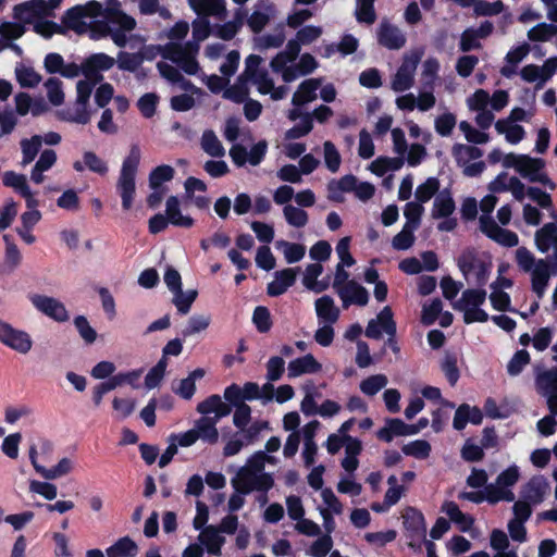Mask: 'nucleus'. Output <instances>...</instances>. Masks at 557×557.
<instances>
[{"label":"nucleus","mask_w":557,"mask_h":557,"mask_svg":"<svg viewBox=\"0 0 557 557\" xmlns=\"http://www.w3.org/2000/svg\"><path fill=\"white\" fill-rule=\"evenodd\" d=\"M274 457L267 455L264 451H256L242 467L231 483L234 490L239 493L249 494L253 491L268 492L274 485V479L271 473L264 472L267 462L272 463Z\"/></svg>","instance_id":"nucleus-1"},{"label":"nucleus","mask_w":557,"mask_h":557,"mask_svg":"<svg viewBox=\"0 0 557 557\" xmlns=\"http://www.w3.org/2000/svg\"><path fill=\"white\" fill-rule=\"evenodd\" d=\"M516 261L521 271L531 274L532 290L539 298H542L550 277L556 275V268L550 271L547 260L535 259L534 255L525 247H519L516 250Z\"/></svg>","instance_id":"nucleus-2"},{"label":"nucleus","mask_w":557,"mask_h":557,"mask_svg":"<svg viewBox=\"0 0 557 557\" xmlns=\"http://www.w3.org/2000/svg\"><path fill=\"white\" fill-rule=\"evenodd\" d=\"M140 162V149L133 145L123 160L116 182V190L122 200V208L128 211L133 207L136 195V174Z\"/></svg>","instance_id":"nucleus-3"},{"label":"nucleus","mask_w":557,"mask_h":557,"mask_svg":"<svg viewBox=\"0 0 557 557\" xmlns=\"http://www.w3.org/2000/svg\"><path fill=\"white\" fill-rule=\"evenodd\" d=\"M504 165L515 168L519 174L533 183H541L550 190L556 188V184L543 171L545 161L540 158H532L527 154L508 153L505 156Z\"/></svg>","instance_id":"nucleus-4"},{"label":"nucleus","mask_w":557,"mask_h":557,"mask_svg":"<svg viewBox=\"0 0 557 557\" xmlns=\"http://www.w3.org/2000/svg\"><path fill=\"white\" fill-rule=\"evenodd\" d=\"M198 51L199 45L197 42H169L162 48V57L175 63L186 74L195 75L199 70L196 60Z\"/></svg>","instance_id":"nucleus-5"},{"label":"nucleus","mask_w":557,"mask_h":557,"mask_svg":"<svg viewBox=\"0 0 557 557\" xmlns=\"http://www.w3.org/2000/svg\"><path fill=\"white\" fill-rule=\"evenodd\" d=\"M100 82L94 79H81L76 84V100L74 110L66 109L60 112L62 120L74 122L78 124H87L90 121V112L88 111V102L94 90V87Z\"/></svg>","instance_id":"nucleus-6"},{"label":"nucleus","mask_w":557,"mask_h":557,"mask_svg":"<svg viewBox=\"0 0 557 557\" xmlns=\"http://www.w3.org/2000/svg\"><path fill=\"white\" fill-rule=\"evenodd\" d=\"M102 4L91 0L85 4H77L67 9L62 16V24L77 34H84L88 30V22L92 17L100 16Z\"/></svg>","instance_id":"nucleus-7"},{"label":"nucleus","mask_w":557,"mask_h":557,"mask_svg":"<svg viewBox=\"0 0 557 557\" xmlns=\"http://www.w3.org/2000/svg\"><path fill=\"white\" fill-rule=\"evenodd\" d=\"M457 265L466 280L469 281L473 276L472 283L478 287H483L490 277L492 264L478 258L473 250L463 251L458 260Z\"/></svg>","instance_id":"nucleus-8"},{"label":"nucleus","mask_w":557,"mask_h":557,"mask_svg":"<svg viewBox=\"0 0 557 557\" xmlns=\"http://www.w3.org/2000/svg\"><path fill=\"white\" fill-rule=\"evenodd\" d=\"M422 54V51L416 50L404 55L400 66L392 78L391 87L394 91L403 92L413 86L414 74Z\"/></svg>","instance_id":"nucleus-9"},{"label":"nucleus","mask_w":557,"mask_h":557,"mask_svg":"<svg viewBox=\"0 0 557 557\" xmlns=\"http://www.w3.org/2000/svg\"><path fill=\"white\" fill-rule=\"evenodd\" d=\"M263 59L257 54H250L245 60V71L238 77V82L250 81L257 86L258 91L262 95H268L273 89V79L269 76L265 69H261L260 64Z\"/></svg>","instance_id":"nucleus-10"},{"label":"nucleus","mask_w":557,"mask_h":557,"mask_svg":"<svg viewBox=\"0 0 557 557\" xmlns=\"http://www.w3.org/2000/svg\"><path fill=\"white\" fill-rule=\"evenodd\" d=\"M88 30L90 32V38L94 40L110 37L114 45L120 48H124L127 44L126 33L128 30L121 28L119 25H114L108 17H103L101 21L90 22V24H88Z\"/></svg>","instance_id":"nucleus-11"},{"label":"nucleus","mask_w":557,"mask_h":557,"mask_svg":"<svg viewBox=\"0 0 557 557\" xmlns=\"http://www.w3.org/2000/svg\"><path fill=\"white\" fill-rule=\"evenodd\" d=\"M376 41L388 50H400L406 46L407 36L397 25L383 18L376 27Z\"/></svg>","instance_id":"nucleus-12"},{"label":"nucleus","mask_w":557,"mask_h":557,"mask_svg":"<svg viewBox=\"0 0 557 557\" xmlns=\"http://www.w3.org/2000/svg\"><path fill=\"white\" fill-rule=\"evenodd\" d=\"M0 342L23 355L33 347V339L27 332L14 329L10 323L3 321H0Z\"/></svg>","instance_id":"nucleus-13"},{"label":"nucleus","mask_w":557,"mask_h":557,"mask_svg":"<svg viewBox=\"0 0 557 557\" xmlns=\"http://www.w3.org/2000/svg\"><path fill=\"white\" fill-rule=\"evenodd\" d=\"M29 300L39 312L55 322L63 323L70 319L64 304L54 297L34 294L29 296Z\"/></svg>","instance_id":"nucleus-14"},{"label":"nucleus","mask_w":557,"mask_h":557,"mask_svg":"<svg viewBox=\"0 0 557 557\" xmlns=\"http://www.w3.org/2000/svg\"><path fill=\"white\" fill-rule=\"evenodd\" d=\"M479 222L481 232L497 244L508 248L519 244L518 235L500 227L491 215H481Z\"/></svg>","instance_id":"nucleus-15"},{"label":"nucleus","mask_w":557,"mask_h":557,"mask_svg":"<svg viewBox=\"0 0 557 557\" xmlns=\"http://www.w3.org/2000/svg\"><path fill=\"white\" fill-rule=\"evenodd\" d=\"M115 64V59L104 52H97L88 55L83 61V75L94 82L104 79L102 73L111 70Z\"/></svg>","instance_id":"nucleus-16"},{"label":"nucleus","mask_w":557,"mask_h":557,"mask_svg":"<svg viewBox=\"0 0 557 557\" xmlns=\"http://www.w3.org/2000/svg\"><path fill=\"white\" fill-rule=\"evenodd\" d=\"M404 527L409 532L411 547H420V543L425 539L426 535V523L423 513L413 508L409 507L405 510L404 515Z\"/></svg>","instance_id":"nucleus-17"},{"label":"nucleus","mask_w":557,"mask_h":557,"mask_svg":"<svg viewBox=\"0 0 557 557\" xmlns=\"http://www.w3.org/2000/svg\"><path fill=\"white\" fill-rule=\"evenodd\" d=\"M520 471L518 466L512 465L502 471L494 483H490L487 486H492L496 492L497 496H502L499 502H513L516 496L511 491V487L519 481Z\"/></svg>","instance_id":"nucleus-18"},{"label":"nucleus","mask_w":557,"mask_h":557,"mask_svg":"<svg viewBox=\"0 0 557 557\" xmlns=\"http://www.w3.org/2000/svg\"><path fill=\"white\" fill-rule=\"evenodd\" d=\"M49 15L46 0H28L13 8V17L22 24H32L35 20Z\"/></svg>","instance_id":"nucleus-19"},{"label":"nucleus","mask_w":557,"mask_h":557,"mask_svg":"<svg viewBox=\"0 0 557 557\" xmlns=\"http://www.w3.org/2000/svg\"><path fill=\"white\" fill-rule=\"evenodd\" d=\"M223 397L226 401H246L260 400L261 389L256 382H246L243 387L233 383L224 389Z\"/></svg>","instance_id":"nucleus-20"},{"label":"nucleus","mask_w":557,"mask_h":557,"mask_svg":"<svg viewBox=\"0 0 557 557\" xmlns=\"http://www.w3.org/2000/svg\"><path fill=\"white\" fill-rule=\"evenodd\" d=\"M337 295L343 301V307L345 309L350 305L363 307L369 301L368 290L355 280L348 281L344 287L338 290Z\"/></svg>","instance_id":"nucleus-21"},{"label":"nucleus","mask_w":557,"mask_h":557,"mask_svg":"<svg viewBox=\"0 0 557 557\" xmlns=\"http://www.w3.org/2000/svg\"><path fill=\"white\" fill-rule=\"evenodd\" d=\"M275 5L270 2L261 1L256 5L253 12L247 18V25L255 34H259L269 24L275 15Z\"/></svg>","instance_id":"nucleus-22"},{"label":"nucleus","mask_w":557,"mask_h":557,"mask_svg":"<svg viewBox=\"0 0 557 557\" xmlns=\"http://www.w3.org/2000/svg\"><path fill=\"white\" fill-rule=\"evenodd\" d=\"M102 17H108L111 23L119 25L126 30H134L137 23L135 18L121 10L119 0H107L104 9L100 13Z\"/></svg>","instance_id":"nucleus-23"},{"label":"nucleus","mask_w":557,"mask_h":557,"mask_svg":"<svg viewBox=\"0 0 557 557\" xmlns=\"http://www.w3.org/2000/svg\"><path fill=\"white\" fill-rule=\"evenodd\" d=\"M299 268H287L274 273V280L267 286V293L271 297H277L286 293L296 282Z\"/></svg>","instance_id":"nucleus-24"},{"label":"nucleus","mask_w":557,"mask_h":557,"mask_svg":"<svg viewBox=\"0 0 557 557\" xmlns=\"http://www.w3.org/2000/svg\"><path fill=\"white\" fill-rule=\"evenodd\" d=\"M549 488L547 480L543 475H535L521 490V497L534 505L541 504Z\"/></svg>","instance_id":"nucleus-25"},{"label":"nucleus","mask_w":557,"mask_h":557,"mask_svg":"<svg viewBox=\"0 0 557 557\" xmlns=\"http://www.w3.org/2000/svg\"><path fill=\"white\" fill-rule=\"evenodd\" d=\"M197 411L205 417L214 413L213 417H210L211 420L220 421L231 413L232 407L224 403L219 395H211L197 405Z\"/></svg>","instance_id":"nucleus-26"},{"label":"nucleus","mask_w":557,"mask_h":557,"mask_svg":"<svg viewBox=\"0 0 557 557\" xmlns=\"http://www.w3.org/2000/svg\"><path fill=\"white\" fill-rule=\"evenodd\" d=\"M188 4L201 17L225 18V0H188Z\"/></svg>","instance_id":"nucleus-27"},{"label":"nucleus","mask_w":557,"mask_h":557,"mask_svg":"<svg viewBox=\"0 0 557 557\" xmlns=\"http://www.w3.org/2000/svg\"><path fill=\"white\" fill-rule=\"evenodd\" d=\"M407 435H414V429L398 418L386 419L385 425L376 433V436L386 443L392 442L395 436Z\"/></svg>","instance_id":"nucleus-28"},{"label":"nucleus","mask_w":557,"mask_h":557,"mask_svg":"<svg viewBox=\"0 0 557 557\" xmlns=\"http://www.w3.org/2000/svg\"><path fill=\"white\" fill-rule=\"evenodd\" d=\"M322 364L311 354L296 358L289 361L287 371L288 377H298L307 373H317L321 371Z\"/></svg>","instance_id":"nucleus-29"},{"label":"nucleus","mask_w":557,"mask_h":557,"mask_svg":"<svg viewBox=\"0 0 557 557\" xmlns=\"http://www.w3.org/2000/svg\"><path fill=\"white\" fill-rule=\"evenodd\" d=\"M198 539L210 555L221 556L222 546L225 543V537L216 527L207 525L203 528Z\"/></svg>","instance_id":"nucleus-30"},{"label":"nucleus","mask_w":557,"mask_h":557,"mask_svg":"<svg viewBox=\"0 0 557 557\" xmlns=\"http://www.w3.org/2000/svg\"><path fill=\"white\" fill-rule=\"evenodd\" d=\"M314 307L320 323L334 324L337 322L341 311L331 296L324 295L318 298Z\"/></svg>","instance_id":"nucleus-31"},{"label":"nucleus","mask_w":557,"mask_h":557,"mask_svg":"<svg viewBox=\"0 0 557 557\" xmlns=\"http://www.w3.org/2000/svg\"><path fill=\"white\" fill-rule=\"evenodd\" d=\"M321 85V79L309 78L305 79L295 91L292 98L294 107H301L306 103L312 102L317 99V90Z\"/></svg>","instance_id":"nucleus-32"},{"label":"nucleus","mask_w":557,"mask_h":557,"mask_svg":"<svg viewBox=\"0 0 557 557\" xmlns=\"http://www.w3.org/2000/svg\"><path fill=\"white\" fill-rule=\"evenodd\" d=\"M165 215L170 224L174 226L189 228L194 225V219L182 213L180 200L176 196H170L166 199Z\"/></svg>","instance_id":"nucleus-33"},{"label":"nucleus","mask_w":557,"mask_h":557,"mask_svg":"<svg viewBox=\"0 0 557 557\" xmlns=\"http://www.w3.org/2000/svg\"><path fill=\"white\" fill-rule=\"evenodd\" d=\"M536 248L545 253L552 247L557 251V225L555 223H546L535 232Z\"/></svg>","instance_id":"nucleus-34"},{"label":"nucleus","mask_w":557,"mask_h":557,"mask_svg":"<svg viewBox=\"0 0 557 557\" xmlns=\"http://www.w3.org/2000/svg\"><path fill=\"white\" fill-rule=\"evenodd\" d=\"M456 209L455 201L448 189L440 191L434 199L431 215L433 219H444L450 216Z\"/></svg>","instance_id":"nucleus-35"},{"label":"nucleus","mask_w":557,"mask_h":557,"mask_svg":"<svg viewBox=\"0 0 557 557\" xmlns=\"http://www.w3.org/2000/svg\"><path fill=\"white\" fill-rule=\"evenodd\" d=\"M486 300V290L482 287L468 288L462 292L461 297L454 304V309L466 310L482 306Z\"/></svg>","instance_id":"nucleus-36"},{"label":"nucleus","mask_w":557,"mask_h":557,"mask_svg":"<svg viewBox=\"0 0 557 557\" xmlns=\"http://www.w3.org/2000/svg\"><path fill=\"white\" fill-rule=\"evenodd\" d=\"M535 387L540 395L557 392V367L539 371L535 375Z\"/></svg>","instance_id":"nucleus-37"},{"label":"nucleus","mask_w":557,"mask_h":557,"mask_svg":"<svg viewBox=\"0 0 557 557\" xmlns=\"http://www.w3.org/2000/svg\"><path fill=\"white\" fill-rule=\"evenodd\" d=\"M244 24V12L238 9L235 12L234 18L222 25H215L213 28V35L223 40L233 39Z\"/></svg>","instance_id":"nucleus-38"},{"label":"nucleus","mask_w":557,"mask_h":557,"mask_svg":"<svg viewBox=\"0 0 557 557\" xmlns=\"http://www.w3.org/2000/svg\"><path fill=\"white\" fill-rule=\"evenodd\" d=\"M379 320L382 323L384 332L388 335V338L386 341V346L389 347L393 350V352L398 354L399 352V346H398L397 341L395 338V336H396V323H395V321L393 319V311H392V309L388 306L384 307L380 311Z\"/></svg>","instance_id":"nucleus-39"},{"label":"nucleus","mask_w":557,"mask_h":557,"mask_svg":"<svg viewBox=\"0 0 557 557\" xmlns=\"http://www.w3.org/2000/svg\"><path fill=\"white\" fill-rule=\"evenodd\" d=\"M219 421L211 420L210 417H201L195 422L194 430L198 434V440L209 444H215L219 440L216 424Z\"/></svg>","instance_id":"nucleus-40"},{"label":"nucleus","mask_w":557,"mask_h":557,"mask_svg":"<svg viewBox=\"0 0 557 557\" xmlns=\"http://www.w3.org/2000/svg\"><path fill=\"white\" fill-rule=\"evenodd\" d=\"M205 374L206 372L203 369H195L188 374L187 377L181 380L177 388H173L174 393L183 399H191L196 392V381L201 380Z\"/></svg>","instance_id":"nucleus-41"},{"label":"nucleus","mask_w":557,"mask_h":557,"mask_svg":"<svg viewBox=\"0 0 557 557\" xmlns=\"http://www.w3.org/2000/svg\"><path fill=\"white\" fill-rule=\"evenodd\" d=\"M441 510L445 512L449 519L466 532L473 524L474 520L469 515L463 513L455 502L447 500L442 505Z\"/></svg>","instance_id":"nucleus-42"},{"label":"nucleus","mask_w":557,"mask_h":557,"mask_svg":"<svg viewBox=\"0 0 557 557\" xmlns=\"http://www.w3.org/2000/svg\"><path fill=\"white\" fill-rule=\"evenodd\" d=\"M451 154L458 166L462 168L471 160H478L483 156V151L474 146L455 144L451 148Z\"/></svg>","instance_id":"nucleus-43"},{"label":"nucleus","mask_w":557,"mask_h":557,"mask_svg":"<svg viewBox=\"0 0 557 557\" xmlns=\"http://www.w3.org/2000/svg\"><path fill=\"white\" fill-rule=\"evenodd\" d=\"M144 53L119 51L115 63L121 71L136 73L145 61Z\"/></svg>","instance_id":"nucleus-44"},{"label":"nucleus","mask_w":557,"mask_h":557,"mask_svg":"<svg viewBox=\"0 0 557 557\" xmlns=\"http://www.w3.org/2000/svg\"><path fill=\"white\" fill-rule=\"evenodd\" d=\"M22 150L21 165L26 166L32 163L39 153L42 146V136L34 135L30 138H23L20 141Z\"/></svg>","instance_id":"nucleus-45"},{"label":"nucleus","mask_w":557,"mask_h":557,"mask_svg":"<svg viewBox=\"0 0 557 557\" xmlns=\"http://www.w3.org/2000/svg\"><path fill=\"white\" fill-rule=\"evenodd\" d=\"M284 25L278 24L273 34H265L255 38L256 49L264 51L272 48H280L285 41Z\"/></svg>","instance_id":"nucleus-46"},{"label":"nucleus","mask_w":557,"mask_h":557,"mask_svg":"<svg viewBox=\"0 0 557 557\" xmlns=\"http://www.w3.org/2000/svg\"><path fill=\"white\" fill-rule=\"evenodd\" d=\"M496 491L492 486H485L482 491L476 492H460L458 498L461 500H468L474 504H481L487 502L491 505L499 503L502 496H497Z\"/></svg>","instance_id":"nucleus-47"},{"label":"nucleus","mask_w":557,"mask_h":557,"mask_svg":"<svg viewBox=\"0 0 557 557\" xmlns=\"http://www.w3.org/2000/svg\"><path fill=\"white\" fill-rule=\"evenodd\" d=\"M495 129L498 134H504L506 140L512 145L520 143L525 135L521 125L509 123L507 120H498L495 123Z\"/></svg>","instance_id":"nucleus-48"},{"label":"nucleus","mask_w":557,"mask_h":557,"mask_svg":"<svg viewBox=\"0 0 557 557\" xmlns=\"http://www.w3.org/2000/svg\"><path fill=\"white\" fill-rule=\"evenodd\" d=\"M138 547L128 536L121 537L113 545L107 548L108 557H134Z\"/></svg>","instance_id":"nucleus-49"},{"label":"nucleus","mask_w":557,"mask_h":557,"mask_svg":"<svg viewBox=\"0 0 557 557\" xmlns=\"http://www.w3.org/2000/svg\"><path fill=\"white\" fill-rule=\"evenodd\" d=\"M276 248L282 250L287 263H296L306 255V247L302 244L290 243L287 240H277Z\"/></svg>","instance_id":"nucleus-50"},{"label":"nucleus","mask_w":557,"mask_h":557,"mask_svg":"<svg viewBox=\"0 0 557 557\" xmlns=\"http://www.w3.org/2000/svg\"><path fill=\"white\" fill-rule=\"evenodd\" d=\"M201 148L211 157L220 158L225 154V149L215 133L211 129L203 132L201 136Z\"/></svg>","instance_id":"nucleus-51"},{"label":"nucleus","mask_w":557,"mask_h":557,"mask_svg":"<svg viewBox=\"0 0 557 557\" xmlns=\"http://www.w3.org/2000/svg\"><path fill=\"white\" fill-rule=\"evenodd\" d=\"M15 76L21 87L24 88L36 87L42 79L41 75L34 67L25 65L16 66Z\"/></svg>","instance_id":"nucleus-52"},{"label":"nucleus","mask_w":557,"mask_h":557,"mask_svg":"<svg viewBox=\"0 0 557 557\" xmlns=\"http://www.w3.org/2000/svg\"><path fill=\"white\" fill-rule=\"evenodd\" d=\"M375 0H356L355 16L359 23L371 25L376 20Z\"/></svg>","instance_id":"nucleus-53"},{"label":"nucleus","mask_w":557,"mask_h":557,"mask_svg":"<svg viewBox=\"0 0 557 557\" xmlns=\"http://www.w3.org/2000/svg\"><path fill=\"white\" fill-rule=\"evenodd\" d=\"M283 214L287 224L296 228L306 226L309 220L308 213L304 209L292 205L284 206Z\"/></svg>","instance_id":"nucleus-54"},{"label":"nucleus","mask_w":557,"mask_h":557,"mask_svg":"<svg viewBox=\"0 0 557 557\" xmlns=\"http://www.w3.org/2000/svg\"><path fill=\"white\" fill-rule=\"evenodd\" d=\"M174 169L171 165L162 164L154 168L149 174V187L151 189H158L165 182L171 181L174 177Z\"/></svg>","instance_id":"nucleus-55"},{"label":"nucleus","mask_w":557,"mask_h":557,"mask_svg":"<svg viewBox=\"0 0 557 557\" xmlns=\"http://www.w3.org/2000/svg\"><path fill=\"white\" fill-rule=\"evenodd\" d=\"M47 97L51 104L59 107L64 102L63 83L58 77H50L45 82Z\"/></svg>","instance_id":"nucleus-56"},{"label":"nucleus","mask_w":557,"mask_h":557,"mask_svg":"<svg viewBox=\"0 0 557 557\" xmlns=\"http://www.w3.org/2000/svg\"><path fill=\"white\" fill-rule=\"evenodd\" d=\"M387 382L386 375L374 374L361 381L360 391L367 396H374L387 385Z\"/></svg>","instance_id":"nucleus-57"},{"label":"nucleus","mask_w":557,"mask_h":557,"mask_svg":"<svg viewBox=\"0 0 557 557\" xmlns=\"http://www.w3.org/2000/svg\"><path fill=\"white\" fill-rule=\"evenodd\" d=\"M401 451L406 456L417 459H426L431 453V445L425 440H416L403 446Z\"/></svg>","instance_id":"nucleus-58"},{"label":"nucleus","mask_w":557,"mask_h":557,"mask_svg":"<svg viewBox=\"0 0 557 557\" xmlns=\"http://www.w3.org/2000/svg\"><path fill=\"white\" fill-rule=\"evenodd\" d=\"M197 290L188 289L187 292H183V289H178L174 293L173 304L177 308V311L181 314H187L190 310L193 302L197 298Z\"/></svg>","instance_id":"nucleus-59"},{"label":"nucleus","mask_w":557,"mask_h":557,"mask_svg":"<svg viewBox=\"0 0 557 557\" xmlns=\"http://www.w3.org/2000/svg\"><path fill=\"white\" fill-rule=\"evenodd\" d=\"M557 35V25L540 23L529 29L528 38L531 41H548L552 37Z\"/></svg>","instance_id":"nucleus-60"},{"label":"nucleus","mask_w":557,"mask_h":557,"mask_svg":"<svg viewBox=\"0 0 557 557\" xmlns=\"http://www.w3.org/2000/svg\"><path fill=\"white\" fill-rule=\"evenodd\" d=\"M440 189V182L436 177H429L420 184L414 193L416 199L420 203L428 202Z\"/></svg>","instance_id":"nucleus-61"},{"label":"nucleus","mask_w":557,"mask_h":557,"mask_svg":"<svg viewBox=\"0 0 557 557\" xmlns=\"http://www.w3.org/2000/svg\"><path fill=\"white\" fill-rule=\"evenodd\" d=\"M324 163L327 170L336 173L339 170L342 158L335 145L326 140L323 144Z\"/></svg>","instance_id":"nucleus-62"},{"label":"nucleus","mask_w":557,"mask_h":557,"mask_svg":"<svg viewBox=\"0 0 557 557\" xmlns=\"http://www.w3.org/2000/svg\"><path fill=\"white\" fill-rule=\"evenodd\" d=\"M440 63L435 58H428L423 63L422 84L424 89H433L434 82L437 77Z\"/></svg>","instance_id":"nucleus-63"},{"label":"nucleus","mask_w":557,"mask_h":557,"mask_svg":"<svg viewBox=\"0 0 557 557\" xmlns=\"http://www.w3.org/2000/svg\"><path fill=\"white\" fill-rule=\"evenodd\" d=\"M333 540L329 534L319 535V537L311 544L308 553L312 557H325L332 553Z\"/></svg>","instance_id":"nucleus-64"}]
</instances>
